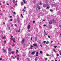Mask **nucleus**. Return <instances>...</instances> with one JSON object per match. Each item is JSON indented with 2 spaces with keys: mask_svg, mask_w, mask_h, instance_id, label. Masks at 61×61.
Returning a JSON list of instances; mask_svg holds the SVG:
<instances>
[{
  "mask_svg": "<svg viewBox=\"0 0 61 61\" xmlns=\"http://www.w3.org/2000/svg\"><path fill=\"white\" fill-rule=\"evenodd\" d=\"M2 51H4L3 53L6 52V50L4 48H3L2 49Z\"/></svg>",
  "mask_w": 61,
  "mask_h": 61,
  "instance_id": "obj_1",
  "label": "nucleus"
},
{
  "mask_svg": "<svg viewBox=\"0 0 61 61\" xmlns=\"http://www.w3.org/2000/svg\"><path fill=\"white\" fill-rule=\"evenodd\" d=\"M33 45L34 46H36V47H38V46L36 44V43H34L33 44Z\"/></svg>",
  "mask_w": 61,
  "mask_h": 61,
  "instance_id": "obj_2",
  "label": "nucleus"
},
{
  "mask_svg": "<svg viewBox=\"0 0 61 61\" xmlns=\"http://www.w3.org/2000/svg\"><path fill=\"white\" fill-rule=\"evenodd\" d=\"M25 39H23L21 41V43L22 44H23L24 43V41H25Z\"/></svg>",
  "mask_w": 61,
  "mask_h": 61,
  "instance_id": "obj_3",
  "label": "nucleus"
},
{
  "mask_svg": "<svg viewBox=\"0 0 61 61\" xmlns=\"http://www.w3.org/2000/svg\"><path fill=\"white\" fill-rule=\"evenodd\" d=\"M11 40H13V41L14 42H15V39L14 38H13L11 39Z\"/></svg>",
  "mask_w": 61,
  "mask_h": 61,
  "instance_id": "obj_4",
  "label": "nucleus"
},
{
  "mask_svg": "<svg viewBox=\"0 0 61 61\" xmlns=\"http://www.w3.org/2000/svg\"><path fill=\"white\" fill-rule=\"evenodd\" d=\"M52 23H53V21L51 20L49 22V24H50V25H51V24H52Z\"/></svg>",
  "mask_w": 61,
  "mask_h": 61,
  "instance_id": "obj_5",
  "label": "nucleus"
},
{
  "mask_svg": "<svg viewBox=\"0 0 61 61\" xmlns=\"http://www.w3.org/2000/svg\"><path fill=\"white\" fill-rule=\"evenodd\" d=\"M36 53V51H35L34 52H33L31 53V55H34L35 54V53Z\"/></svg>",
  "mask_w": 61,
  "mask_h": 61,
  "instance_id": "obj_6",
  "label": "nucleus"
},
{
  "mask_svg": "<svg viewBox=\"0 0 61 61\" xmlns=\"http://www.w3.org/2000/svg\"><path fill=\"white\" fill-rule=\"evenodd\" d=\"M43 7H44V8H46V4H43Z\"/></svg>",
  "mask_w": 61,
  "mask_h": 61,
  "instance_id": "obj_7",
  "label": "nucleus"
},
{
  "mask_svg": "<svg viewBox=\"0 0 61 61\" xmlns=\"http://www.w3.org/2000/svg\"><path fill=\"white\" fill-rule=\"evenodd\" d=\"M31 28V27H30V25H29L28 26V29H30Z\"/></svg>",
  "mask_w": 61,
  "mask_h": 61,
  "instance_id": "obj_8",
  "label": "nucleus"
},
{
  "mask_svg": "<svg viewBox=\"0 0 61 61\" xmlns=\"http://www.w3.org/2000/svg\"><path fill=\"white\" fill-rule=\"evenodd\" d=\"M16 1H15V0H13V3L14 4H15V3H16Z\"/></svg>",
  "mask_w": 61,
  "mask_h": 61,
  "instance_id": "obj_9",
  "label": "nucleus"
},
{
  "mask_svg": "<svg viewBox=\"0 0 61 61\" xmlns=\"http://www.w3.org/2000/svg\"><path fill=\"white\" fill-rule=\"evenodd\" d=\"M38 54H39L38 52H37L36 53V55L37 56H38Z\"/></svg>",
  "mask_w": 61,
  "mask_h": 61,
  "instance_id": "obj_10",
  "label": "nucleus"
},
{
  "mask_svg": "<svg viewBox=\"0 0 61 61\" xmlns=\"http://www.w3.org/2000/svg\"><path fill=\"white\" fill-rule=\"evenodd\" d=\"M40 54H43V52H42V51L41 50L40 51Z\"/></svg>",
  "mask_w": 61,
  "mask_h": 61,
  "instance_id": "obj_11",
  "label": "nucleus"
},
{
  "mask_svg": "<svg viewBox=\"0 0 61 61\" xmlns=\"http://www.w3.org/2000/svg\"><path fill=\"white\" fill-rule=\"evenodd\" d=\"M21 5H24V3H23V2H22L21 3Z\"/></svg>",
  "mask_w": 61,
  "mask_h": 61,
  "instance_id": "obj_12",
  "label": "nucleus"
},
{
  "mask_svg": "<svg viewBox=\"0 0 61 61\" xmlns=\"http://www.w3.org/2000/svg\"><path fill=\"white\" fill-rule=\"evenodd\" d=\"M20 31H21V29H19V30L18 31V32L19 33L20 32Z\"/></svg>",
  "mask_w": 61,
  "mask_h": 61,
  "instance_id": "obj_13",
  "label": "nucleus"
},
{
  "mask_svg": "<svg viewBox=\"0 0 61 61\" xmlns=\"http://www.w3.org/2000/svg\"><path fill=\"white\" fill-rule=\"evenodd\" d=\"M46 44H49V42H48V41H47L46 43Z\"/></svg>",
  "mask_w": 61,
  "mask_h": 61,
  "instance_id": "obj_14",
  "label": "nucleus"
},
{
  "mask_svg": "<svg viewBox=\"0 0 61 61\" xmlns=\"http://www.w3.org/2000/svg\"><path fill=\"white\" fill-rule=\"evenodd\" d=\"M46 33V32L45 30L44 32V34H45Z\"/></svg>",
  "mask_w": 61,
  "mask_h": 61,
  "instance_id": "obj_15",
  "label": "nucleus"
},
{
  "mask_svg": "<svg viewBox=\"0 0 61 61\" xmlns=\"http://www.w3.org/2000/svg\"><path fill=\"white\" fill-rule=\"evenodd\" d=\"M8 50H9V51H11L12 50V49L9 48Z\"/></svg>",
  "mask_w": 61,
  "mask_h": 61,
  "instance_id": "obj_16",
  "label": "nucleus"
},
{
  "mask_svg": "<svg viewBox=\"0 0 61 61\" xmlns=\"http://www.w3.org/2000/svg\"><path fill=\"white\" fill-rule=\"evenodd\" d=\"M53 51L54 52H56V51L55 50V49L54 48L53 49Z\"/></svg>",
  "mask_w": 61,
  "mask_h": 61,
  "instance_id": "obj_17",
  "label": "nucleus"
},
{
  "mask_svg": "<svg viewBox=\"0 0 61 61\" xmlns=\"http://www.w3.org/2000/svg\"><path fill=\"white\" fill-rule=\"evenodd\" d=\"M23 3L25 4H26V2L25 0H23Z\"/></svg>",
  "mask_w": 61,
  "mask_h": 61,
  "instance_id": "obj_18",
  "label": "nucleus"
},
{
  "mask_svg": "<svg viewBox=\"0 0 61 61\" xmlns=\"http://www.w3.org/2000/svg\"><path fill=\"white\" fill-rule=\"evenodd\" d=\"M22 11H23V12H25V9H23L22 10Z\"/></svg>",
  "mask_w": 61,
  "mask_h": 61,
  "instance_id": "obj_19",
  "label": "nucleus"
},
{
  "mask_svg": "<svg viewBox=\"0 0 61 61\" xmlns=\"http://www.w3.org/2000/svg\"><path fill=\"white\" fill-rule=\"evenodd\" d=\"M37 6V8H39V7H40L39 6H38V5Z\"/></svg>",
  "mask_w": 61,
  "mask_h": 61,
  "instance_id": "obj_20",
  "label": "nucleus"
},
{
  "mask_svg": "<svg viewBox=\"0 0 61 61\" xmlns=\"http://www.w3.org/2000/svg\"><path fill=\"white\" fill-rule=\"evenodd\" d=\"M11 54H14V51H12L11 52Z\"/></svg>",
  "mask_w": 61,
  "mask_h": 61,
  "instance_id": "obj_21",
  "label": "nucleus"
},
{
  "mask_svg": "<svg viewBox=\"0 0 61 61\" xmlns=\"http://www.w3.org/2000/svg\"><path fill=\"white\" fill-rule=\"evenodd\" d=\"M50 12H53V10L52 9H51L50 10Z\"/></svg>",
  "mask_w": 61,
  "mask_h": 61,
  "instance_id": "obj_22",
  "label": "nucleus"
},
{
  "mask_svg": "<svg viewBox=\"0 0 61 61\" xmlns=\"http://www.w3.org/2000/svg\"><path fill=\"white\" fill-rule=\"evenodd\" d=\"M54 46L55 48H56V47H57V46Z\"/></svg>",
  "mask_w": 61,
  "mask_h": 61,
  "instance_id": "obj_23",
  "label": "nucleus"
},
{
  "mask_svg": "<svg viewBox=\"0 0 61 61\" xmlns=\"http://www.w3.org/2000/svg\"><path fill=\"white\" fill-rule=\"evenodd\" d=\"M13 14H14L15 15V14H16V13H15V12H13Z\"/></svg>",
  "mask_w": 61,
  "mask_h": 61,
  "instance_id": "obj_24",
  "label": "nucleus"
},
{
  "mask_svg": "<svg viewBox=\"0 0 61 61\" xmlns=\"http://www.w3.org/2000/svg\"><path fill=\"white\" fill-rule=\"evenodd\" d=\"M43 43L44 44H45L46 43V41H43Z\"/></svg>",
  "mask_w": 61,
  "mask_h": 61,
  "instance_id": "obj_25",
  "label": "nucleus"
},
{
  "mask_svg": "<svg viewBox=\"0 0 61 61\" xmlns=\"http://www.w3.org/2000/svg\"><path fill=\"white\" fill-rule=\"evenodd\" d=\"M27 60H29V59L28 58H27Z\"/></svg>",
  "mask_w": 61,
  "mask_h": 61,
  "instance_id": "obj_26",
  "label": "nucleus"
},
{
  "mask_svg": "<svg viewBox=\"0 0 61 61\" xmlns=\"http://www.w3.org/2000/svg\"><path fill=\"white\" fill-rule=\"evenodd\" d=\"M16 52H18V50H16Z\"/></svg>",
  "mask_w": 61,
  "mask_h": 61,
  "instance_id": "obj_27",
  "label": "nucleus"
},
{
  "mask_svg": "<svg viewBox=\"0 0 61 61\" xmlns=\"http://www.w3.org/2000/svg\"><path fill=\"white\" fill-rule=\"evenodd\" d=\"M5 44H6V41H4Z\"/></svg>",
  "mask_w": 61,
  "mask_h": 61,
  "instance_id": "obj_28",
  "label": "nucleus"
},
{
  "mask_svg": "<svg viewBox=\"0 0 61 61\" xmlns=\"http://www.w3.org/2000/svg\"><path fill=\"white\" fill-rule=\"evenodd\" d=\"M54 24H55V23H56V21H54L53 22Z\"/></svg>",
  "mask_w": 61,
  "mask_h": 61,
  "instance_id": "obj_29",
  "label": "nucleus"
},
{
  "mask_svg": "<svg viewBox=\"0 0 61 61\" xmlns=\"http://www.w3.org/2000/svg\"><path fill=\"white\" fill-rule=\"evenodd\" d=\"M48 7H47V9H48V8H49V5H48Z\"/></svg>",
  "mask_w": 61,
  "mask_h": 61,
  "instance_id": "obj_30",
  "label": "nucleus"
},
{
  "mask_svg": "<svg viewBox=\"0 0 61 61\" xmlns=\"http://www.w3.org/2000/svg\"><path fill=\"white\" fill-rule=\"evenodd\" d=\"M10 21H11V22H12V21H13V19H11L10 20Z\"/></svg>",
  "mask_w": 61,
  "mask_h": 61,
  "instance_id": "obj_31",
  "label": "nucleus"
},
{
  "mask_svg": "<svg viewBox=\"0 0 61 61\" xmlns=\"http://www.w3.org/2000/svg\"><path fill=\"white\" fill-rule=\"evenodd\" d=\"M17 59L18 60H19V58H17Z\"/></svg>",
  "mask_w": 61,
  "mask_h": 61,
  "instance_id": "obj_32",
  "label": "nucleus"
},
{
  "mask_svg": "<svg viewBox=\"0 0 61 61\" xmlns=\"http://www.w3.org/2000/svg\"><path fill=\"white\" fill-rule=\"evenodd\" d=\"M47 56H49V55L48 54H47Z\"/></svg>",
  "mask_w": 61,
  "mask_h": 61,
  "instance_id": "obj_33",
  "label": "nucleus"
},
{
  "mask_svg": "<svg viewBox=\"0 0 61 61\" xmlns=\"http://www.w3.org/2000/svg\"><path fill=\"white\" fill-rule=\"evenodd\" d=\"M52 28H53V27H52V26H51V27H50V29H52Z\"/></svg>",
  "mask_w": 61,
  "mask_h": 61,
  "instance_id": "obj_34",
  "label": "nucleus"
},
{
  "mask_svg": "<svg viewBox=\"0 0 61 61\" xmlns=\"http://www.w3.org/2000/svg\"><path fill=\"white\" fill-rule=\"evenodd\" d=\"M35 61H37V59L36 58L35 59Z\"/></svg>",
  "mask_w": 61,
  "mask_h": 61,
  "instance_id": "obj_35",
  "label": "nucleus"
},
{
  "mask_svg": "<svg viewBox=\"0 0 61 61\" xmlns=\"http://www.w3.org/2000/svg\"><path fill=\"white\" fill-rule=\"evenodd\" d=\"M3 38H5V36H4Z\"/></svg>",
  "mask_w": 61,
  "mask_h": 61,
  "instance_id": "obj_36",
  "label": "nucleus"
},
{
  "mask_svg": "<svg viewBox=\"0 0 61 61\" xmlns=\"http://www.w3.org/2000/svg\"><path fill=\"white\" fill-rule=\"evenodd\" d=\"M46 61L47 60V58H46L45 59Z\"/></svg>",
  "mask_w": 61,
  "mask_h": 61,
  "instance_id": "obj_37",
  "label": "nucleus"
},
{
  "mask_svg": "<svg viewBox=\"0 0 61 61\" xmlns=\"http://www.w3.org/2000/svg\"><path fill=\"white\" fill-rule=\"evenodd\" d=\"M30 46L31 47H33V46L32 45H31Z\"/></svg>",
  "mask_w": 61,
  "mask_h": 61,
  "instance_id": "obj_38",
  "label": "nucleus"
},
{
  "mask_svg": "<svg viewBox=\"0 0 61 61\" xmlns=\"http://www.w3.org/2000/svg\"><path fill=\"white\" fill-rule=\"evenodd\" d=\"M38 8L39 10V9H41V8H40V7Z\"/></svg>",
  "mask_w": 61,
  "mask_h": 61,
  "instance_id": "obj_39",
  "label": "nucleus"
},
{
  "mask_svg": "<svg viewBox=\"0 0 61 61\" xmlns=\"http://www.w3.org/2000/svg\"><path fill=\"white\" fill-rule=\"evenodd\" d=\"M38 18H40V16H38Z\"/></svg>",
  "mask_w": 61,
  "mask_h": 61,
  "instance_id": "obj_40",
  "label": "nucleus"
},
{
  "mask_svg": "<svg viewBox=\"0 0 61 61\" xmlns=\"http://www.w3.org/2000/svg\"><path fill=\"white\" fill-rule=\"evenodd\" d=\"M57 56H59V54H57Z\"/></svg>",
  "mask_w": 61,
  "mask_h": 61,
  "instance_id": "obj_41",
  "label": "nucleus"
},
{
  "mask_svg": "<svg viewBox=\"0 0 61 61\" xmlns=\"http://www.w3.org/2000/svg\"><path fill=\"white\" fill-rule=\"evenodd\" d=\"M0 60H3V59L2 58H1L0 59Z\"/></svg>",
  "mask_w": 61,
  "mask_h": 61,
  "instance_id": "obj_42",
  "label": "nucleus"
},
{
  "mask_svg": "<svg viewBox=\"0 0 61 61\" xmlns=\"http://www.w3.org/2000/svg\"><path fill=\"white\" fill-rule=\"evenodd\" d=\"M48 37L49 38H50V36H49V35H48Z\"/></svg>",
  "mask_w": 61,
  "mask_h": 61,
  "instance_id": "obj_43",
  "label": "nucleus"
},
{
  "mask_svg": "<svg viewBox=\"0 0 61 61\" xmlns=\"http://www.w3.org/2000/svg\"><path fill=\"white\" fill-rule=\"evenodd\" d=\"M33 23H35V21H33Z\"/></svg>",
  "mask_w": 61,
  "mask_h": 61,
  "instance_id": "obj_44",
  "label": "nucleus"
},
{
  "mask_svg": "<svg viewBox=\"0 0 61 61\" xmlns=\"http://www.w3.org/2000/svg\"><path fill=\"white\" fill-rule=\"evenodd\" d=\"M24 9H26V7L25 6L24 7Z\"/></svg>",
  "mask_w": 61,
  "mask_h": 61,
  "instance_id": "obj_45",
  "label": "nucleus"
},
{
  "mask_svg": "<svg viewBox=\"0 0 61 61\" xmlns=\"http://www.w3.org/2000/svg\"><path fill=\"white\" fill-rule=\"evenodd\" d=\"M32 39H33V38L32 37L31 38V40H32Z\"/></svg>",
  "mask_w": 61,
  "mask_h": 61,
  "instance_id": "obj_46",
  "label": "nucleus"
},
{
  "mask_svg": "<svg viewBox=\"0 0 61 61\" xmlns=\"http://www.w3.org/2000/svg\"><path fill=\"white\" fill-rule=\"evenodd\" d=\"M52 56H54V54H52Z\"/></svg>",
  "mask_w": 61,
  "mask_h": 61,
  "instance_id": "obj_47",
  "label": "nucleus"
},
{
  "mask_svg": "<svg viewBox=\"0 0 61 61\" xmlns=\"http://www.w3.org/2000/svg\"><path fill=\"white\" fill-rule=\"evenodd\" d=\"M54 21H55V20H52V21H53V22H54Z\"/></svg>",
  "mask_w": 61,
  "mask_h": 61,
  "instance_id": "obj_48",
  "label": "nucleus"
},
{
  "mask_svg": "<svg viewBox=\"0 0 61 61\" xmlns=\"http://www.w3.org/2000/svg\"><path fill=\"white\" fill-rule=\"evenodd\" d=\"M17 5V4H15V5Z\"/></svg>",
  "mask_w": 61,
  "mask_h": 61,
  "instance_id": "obj_49",
  "label": "nucleus"
},
{
  "mask_svg": "<svg viewBox=\"0 0 61 61\" xmlns=\"http://www.w3.org/2000/svg\"><path fill=\"white\" fill-rule=\"evenodd\" d=\"M44 36H45V34H44Z\"/></svg>",
  "mask_w": 61,
  "mask_h": 61,
  "instance_id": "obj_50",
  "label": "nucleus"
},
{
  "mask_svg": "<svg viewBox=\"0 0 61 61\" xmlns=\"http://www.w3.org/2000/svg\"><path fill=\"white\" fill-rule=\"evenodd\" d=\"M15 26L16 27H17V25L16 24H15Z\"/></svg>",
  "mask_w": 61,
  "mask_h": 61,
  "instance_id": "obj_51",
  "label": "nucleus"
},
{
  "mask_svg": "<svg viewBox=\"0 0 61 61\" xmlns=\"http://www.w3.org/2000/svg\"><path fill=\"white\" fill-rule=\"evenodd\" d=\"M21 16H23V15H22V14H21Z\"/></svg>",
  "mask_w": 61,
  "mask_h": 61,
  "instance_id": "obj_52",
  "label": "nucleus"
},
{
  "mask_svg": "<svg viewBox=\"0 0 61 61\" xmlns=\"http://www.w3.org/2000/svg\"><path fill=\"white\" fill-rule=\"evenodd\" d=\"M9 29H10V27H9Z\"/></svg>",
  "mask_w": 61,
  "mask_h": 61,
  "instance_id": "obj_53",
  "label": "nucleus"
},
{
  "mask_svg": "<svg viewBox=\"0 0 61 61\" xmlns=\"http://www.w3.org/2000/svg\"><path fill=\"white\" fill-rule=\"evenodd\" d=\"M7 5H9V4L8 3H7Z\"/></svg>",
  "mask_w": 61,
  "mask_h": 61,
  "instance_id": "obj_54",
  "label": "nucleus"
},
{
  "mask_svg": "<svg viewBox=\"0 0 61 61\" xmlns=\"http://www.w3.org/2000/svg\"><path fill=\"white\" fill-rule=\"evenodd\" d=\"M45 20H43V21H45Z\"/></svg>",
  "mask_w": 61,
  "mask_h": 61,
  "instance_id": "obj_55",
  "label": "nucleus"
},
{
  "mask_svg": "<svg viewBox=\"0 0 61 61\" xmlns=\"http://www.w3.org/2000/svg\"><path fill=\"white\" fill-rule=\"evenodd\" d=\"M3 23L4 25H5V22H3Z\"/></svg>",
  "mask_w": 61,
  "mask_h": 61,
  "instance_id": "obj_56",
  "label": "nucleus"
},
{
  "mask_svg": "<svg viewBox=\"0 0 61 61\" xmlns=\"http://www.w3.org/2000/svg\"><path fill=\"white\" fill-rule=\"evenodd\" d=\"M10 18H12V16H10Z\"/></svg>",
  "mask_w": 61,
  "mask_h": 61,
  "instance_id": "obj_57",
  "label": "nucleus"
},
{
  "mask_svg": "<svg viewBox=\"0 0 61 61\" xmlns=\"http://www.w3.org/2000/svg\"><path fill=\"white\" fill-rule=\"evenodd\" d=\"M38 4L37 3V4H36V5H37V6H38Z\"/></svg>",
  "mask_w": 61,
  "mask_h": 61,
  "instance_id": "obj_58",
  "label": "nucleus"
},
{
  "mask_svg": "<svg viewBox=\"0 0 61 61\" xmlns=\"http://www.w3.org/2000/svg\"><path fill=\"white\" fill-rule=\"evenodd\" d=\"M59 52H60V53H61V51H60Z\"/></svg>",
  "mask_w": 61,
  "mask_h": 61,
  "instance_id": "obj_59",
  "label": "nucleus"
},
{
  "mask_svg": "<svg viewBox=\"0 0 61 61\" xmlns=\"http://www.w3.org/2000/svg\"><path fill=\"white\" fill-rule=\"evenodd\" d=\"M15 57H16V56H15Z\"/></svg>",
  "mask_w": 61,
  "mask_h": 61,
  "instance_id": "obj_60",
  "label": "nucleus"
},
{
  "mask_svg": "<svg viewBox=\"0 0 61 61\" xmlns=\"http://www.w3.org/2000/svg\"><path fill=\"white\" fill-rule=\"evenodd\" d=\"M44 26H46V25H44Z\"/></svg>",
  "mask_w": 61,
  "mask_h": 61,
  "instance_id": "obj_61",
  "label": "nucleus"
},
{
  "mask_svg": "<svg viewBox=\"0 0 61 61\" xmlns=\"http://www.w3.org/2000/svg\"><path fill=\"white\" fill-rule=\"evenodd\" d=\"M40 46H41V47H42V45H41Z\"/></svg>",
  "mask_w": 61,
  "mask_h": 61,
  "instance_id": "obj_62",
  "label": "nucleus"
},
{
  "mask_svg": "<svg viewBox=\"0 0 61 61\" xmlns=\"http://www.w3.org/2000/svg\"><path fill=\"white\" fill-rule=\"evenodd\" d=\"M13 36H11V38H13Z\"/></svg>",
  "mask_w": 61,
  "mask_h": 61,
  "instance_id": "obj_63",
  "label": "nucleus"
},
{
  "mask_svg": "<svg viewBox=\"0 0 61 61\" xmlns=\"http://www.w3.org/2000/svg\"><path fill=\"white\" fill-rule=\"evenodd\" d=\"M55 61H57V60H55Z\"/></svg>",
  "mask_w": 61,
  "mask_h": 61,
  "instance_id": "obj_64",
  "label": "nucleus"
}]
</instances>
